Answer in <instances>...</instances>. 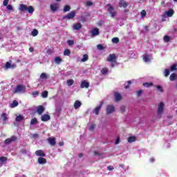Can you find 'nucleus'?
I'll return each instance as SVG.
<instances>
[{
  "instance_id": "nucleus-1",
  "label": "nucleus",
  "mask_w": 177,
  "mask_h": 177,
  "mask_svg": "<svg viewBox=\"0 0 177 177\" xmlns=\"http://www.w3.org/2000/svg\"><path fill=\"white\" fill-rule=\"evenodd\" d=\"M19 10L21 12H26V10H27L28 13L32 15V13H34L35 10L34 7H32V6L28 7L26 4H21L19 6Z\"/></svg>"
},
{
  "instance_id": "nucleus-2",
  "label": "nucleus",
  "mask_w": 177,
  "mask_h": 177,
  "mask_svg": "<svg viewBox=\"0 0 177 177\" xmlns=\"http://www.w3.org/2000/svg\"><path fill=\"white\" fill-rule=\"evenodd\" d=\"M26 90V86L24 84H18L14 89L13 93H25Z\"/></svg>"
},
{
  "instance_id": "nucleus-3",
  "label": "nucleus",
  "mask_w": 177,
  "mask_h": 177,
  "mask_svg": "<svg viewBox=\"0 0 177 177\" xmlns=\"http://www.w3.org/2000/svg\"><path fill=\"white\" fill-rule=\"evenodd\" d=\"M106 7L108 8L107 10L110 13L111 17H115L117 16V12L114 10V7L111 4H107Z\"/></svg>"
},
{
  "instance_id": "nucleus-4",
  "label": "nucleus",
  "mask_w": 177,
  "mask_h": 177,
  "mask_svg": "<svg viewBox=\"0 0 177 177\" xmlns=\"http://www.w3.org/2000/svg\"><path fill=\"white\" fill-rule=\"evenodd\" d=\"M17 140V137L16 136H12L9 138H7L4 141V144L8 145H10V143H13V142H16Z\"/></svg>"
},
{
  "instance_id": "nucleus-5",
  "label": "nucleus",
  "mask_w": 177,
  "mask_h": 177,
  "mask_svg": "<svg viewBox=\"0 0 177 177\" xmlns=\"http://www.w3.org/2000/svg\"><path fill=\"white\" fill-rule=\"evenodd\" d=\"M115 111V107L113 105H108L106 106V114H112Z\"/></svg>"
},
{
  "instance_id": "nucleus-6",
  "label": "nucleus",
  "mask_w": 177,
  "mask_h": 177,
  "mask_svg": "<svg viewBox=\"0 0 177 177\" xmlns=\"http://www.w3.org/2000/svg\"><path fill=\"white\" fill-rule=\"evenodd\" d=\"M103 102H101L99 106H97L93 111V114H95V115H99V113H100V110L102 109V107H103Z\"/></svg>"
},
{
  "instance_id": "nucleus-7",
  "label": "nucleus",
  "mask_w": 177,
  "mask_h": 177,
  "mask_svg": "<svg viewBox=\"0 0 177 177\" xmlns=\"http://www.w3.org/2000/svg\"><path fill=\"white\" fill-rule=\"evenodd\" d=\"M164 102H160V104L158 106V111L157 113L158 114H162V113H164Z\"/></svg>"
},
{
  "instance_id": "nucleus-8",
  "label": "nucleus",
  "mask_w": 177,
  "mask_h": 177,
  "mask_svg": "<svg viewBox=\"0 0 177 177\" xmlns=\"http://www.w3.org/2000/svg\"><path fill=\"white\" fill-rule=\"evenodd\" d=\"M107 62L115 63L117 62V57H115V54H110L107 58Z\"/></svg>"
},
{
  "instance_id": "nucleus-9",
  "label": "nucleus",
  "mask_w": 177,
  "mask_h": 177,
  "mask_svg": "<svg viewBox=\"0 0 177 177\" xmlns=\"http://www.w3.org/2000/svg\"><path fill=\"white\" fill-rule=\"evenodd\" d=\"M47 140L50 146H56V138L55 137H49Z\"/></svg>"
},
{
  "instance_id": "nucleus-10",
  "label": "nucleus",
  "mask_w": 177,
  "mask_h": 177,
  "mask_svg": "<svg viewBox=\"0 0 177 177\" xmlns=\"http://www.w3.org/2000/svg\"><path fill=\"white\" fill-rule=\"evenodd\" d=\"M75 17V12L72 11L69 12L67 15L64 17V19H68V20H71V19H74Z\"/></svg>"
},
{
  "instance_id": "nucleus-11",
  "label": "nucleus",
  "mask_w": 177,
  "mask_h": 177,
  "mask_svg": "<svg viewBox=\"0 0 177 177\" xmlns=\"http://www.w3.org/2000/svg\"><path fill=\"white\" fill-rule=\"evenodd\" d=\"M1 118L3 121V124H6V122L9 120V118H8L7 113H3L1 115Z\"/></svg>"
},
{
  "instance_id": "nucleus-12",
  "label": "nucleus",
  "mask_w": 177,
  "mask_h": 177,
  "mask_svg": "<svg viewBox=\"0 0 177 177\" xmlns=\"http://www.w3.org/2000/svg\"><path fill=\"white\" fill-rule=\"evenodd\" d=\"M44 111H45V107H44V106L40 105L37 107V114H39V115H42V113H44Z\"/></svg>"
},
{
  "instance_id": "nucleus-13",
  "label": "nucleus",
  "mask_w": 177,
  "mask_h": 177,
  "mask_svg": "<svg viewBox=\"0 0 177 177\" xmlns=\"http://www.w3.org/2000/svg\"><path fill=\"white\" fill-rule=\"evenodd\" d=\"M50 10L53 12V13H55V12H56V10L59 9V4L57 3L51 4L50 6Z\"/></svg>"
},
{
  "instance_id": "nucleus-14",
  "label": "nucleus",
  "mask_w": 177,
  "mask_h": 177,
  "mask_svg": "<svg viewBox=\"0 0 177 177\" xmlns=\"http://www.w3.org/2000/svg\"><path fill=\"white\" fill-rule=\"evenodd\" d=\"M80 86L82 88H86V89H88L89 88V82H86V80H83L81 82Z\"/></svg>"
},
{
  "instance_id": "nucleus-15",
  "label": "nucleus",
  "mask_w": 177,
  "mask_h": 177,
  "mask_svg": "<svg viewBox=\"0 0 177 177\" xmlns=\"http://www.w3.org/2000/svg\"><path fill=\"white\" fill-rule=\"evenodd\" d=\"M36 156L38 157H46V154L44 152V151L39 149L35 151Z\"/></svg>"
},
{
  "instance_id": "nucleus-16",
  "label": "nucleus",
  "mask_w": 177,
  "mask_h": 177,
  "mask_svg": "<svg viewBox=\"0 0 177 177\" xmlns=\"http://www.w3.org/2000/svg\"><path fill=\"white\" fill-rule=\"evenodd\" d=\"M119 7L120 8H128V3H127L124 0H120L119 1Z\"/></svg>"
},
{
  "instance_id": "nucleus-17",
  "label": "nucleus",
  "mask_w": 177,
  "mask_h": 177,
  "mask_svg": "<svg viewBox=\"0 0 177 177\" xmlns=\"http://www.w3.org/2000/svg\"><path fill=\"white\" fill-rule=\"evenodd\" d=\"M41 121L46 122V121H49V120H50V115L48 114H44L41 115Z\"/></svg>"
},
{
  "instance_id": "nucleus-18",
  "label": "nucleus",
  "mask_w": 177,
  "mask_h": 177,
  "mask_svg": "<svg viewBox=\"0 0 177 177\" xmlns=\"http://www.w3.org/2000/svg\"><path fill=\"white\" fill-rule=\"evenodd\" d=\"M91 35L93 37H96V35H99L100 34V32L99 31V28H95L91 31Z\"/></svg>"
},
{
  "instance_id": "nucleus-19",
  "label": "nucleus",
  "mask_w": 177,
  "mask_h": 177,
  "mask_svg": "<svg viewBox=\"0 0 177 177\" xmlns=\"http://www.w3.org/2000/svg\"><path fill=\"white\" fill-rule=\"evenodd\" d=\"M37 162L40 165H44V164H46V158L41 157H39L37 159Z\"/></svg>"
},
{
  "instance_id": "nucleus-20",
  "label": "nucleus",
  "mask_w": 177,
  "mask_h": 177,
  "mask_svg": "<svg viewBox=\"0 0 177 177\" xmlns=\"http://www.w3.org/2000/svg\"><path fill=\"white\" fill-rule=\"evenodd\" d=\"M73 30H77V31H79L80 28H82V25L81 24V23L74 24L73 26Z\"/></svg>"
},
{
  "instance_id": "nucleus-21",
  "label": "nucleus",
  "mask_w": 177,
  "mask_h": 177,
  "mask_svg": "<svg viewBox=\"0 0 177 177\" xmlns=\"http://www.w3.org/2000/svg\"><path fill=\"white\" fill-rule=\"evenodd\" d=\"M80 106H82V103H81L80 100H76L74 103L75 110H77V109H80Z\"/></svg>"
},
{
  "instance_id": "nucleus-22",
  "label": "nucleus",
  "mask_w": 177,
  "mask_h": 177,
  "mask_svg": "<svg viewBox=\"0 0 177 177\" xmlns=\"http://www.w3.org/2000/svg\"><path fill=\"white\" fill-rule=\"evenodd\" d=\"M127 140L129 143H133V142H136V136H129L127 138Z\"/></svg>"
},
{
  "instance_id": "nucleus-23",
  "label": "nucleus",
  "mask_w": 177,
  "mask_h": 177,
  "mask_svg": "<svg viewBox=\"0 0 177 177\" xmlns=\"http://www.w3.org/2000/svg\"><path fill=\"white\" fill-rule=\"evenodd\" d=\"M174 13H175V12L173 9H170L166 12V15L168 17H172V16H174Z\"/></svg>"
},
{
  "instance_id": "nucleus-24",
  "label": "nucleus",
  "mask_w": 177,
  "mask_h": 177,
  "mask_svg": "<svg viewBox=\"0 0 177 177\" xmlns=\"http://www.w3.org/2000/svg\"><path fill=\"white\" fill-rule=\"evenodd\" d=\"M24 120V116H23L21 115H17L15 118V121L17 122H20L21 121H23Z\"/></svg>"
},
{
  "instance_id": "nucleus-25",
  "label": "nucleus",
  "mask_w": 177,
  "mask_h": 177,
  "mask_svg": "<svg viewBox=\"0 0 177 177\" xmlns=\"http://www.w3.org/2000/svg\"><path fill=\"white\" fill-rule=\"evenodd\" d=\"M115 102H120V100L122 99V97L118 93H115Z\"/></svg>"
},
{
  "instance_id": "nucleus-26",
  "label": "nucleus",
  "mask_w": 177,
  "mask_h": 177,
  "mask_svg": "<svg viewBox=\"0 0 177 177\" xmlns=\"http://www.w3.org/2000/svg\"><path fill=\"white\" fill-rule=\"evenodd\" d=\"M19 106V102L17 100H14L10 105L11 109H15V107H17Z\"/></svg>"
},
{
  "instance_id": "nucleus-27",
  "label": "nucleus",
  "mask_w": 177,
  "mask_h": 177,
  "mask_svg": "<svg viewBox=\"0 0 177 177\" xmlns=\"http://www.w3.org/2000/svg\"><path fill=\"white\" fill-rule=\"evenodd\" d=\"M143 60L144 62H145V63H147V62H150V55H149L148 54H145L143 57Z\"/></svg>"
},
{
  "instance_id": "nucleus-28",
  "label": "nucleus",
  "mask_w": 177,
  "mask_h": 177,
  "mask_svg": "<svg viewBox=\"0 0 177 177\" xmlns=\"http://www.w3.org/2000/svg\"><path fill=\"white\" fill-rule=\"evenodd\" d=\"M35 124H38V120L37 118H34L30 120V125H35Z\"/></svg>"
},
{
  "instance_id": "nucleus-29",
  "label": "nucleus",
  "mask_w": 177,
  "mask_h": 177,
  "mask_svg": "<svg viewBox=\"0 0 177 177\" xmlns=\"http://www.w3.org/2000/svg\"><path fill=\"white\" fill-rule=\"evenodd\" d=\"M55 62L57 64H60L62 63V62H63V60L62 59V58H60V57H56L55 58Z\"/></svg>"
},
{
  "instance_id": "nucleus-30",
  "label": "nucleus",
  "mask_w": 177,
  "mask_h": 177,
  "mask_svg": "<svg viewBox=\"0 0 177 177\" xmlns=\"http://www.w3.org/2000/svg\"><path fill=\"white\" fill-rule=\"evenodd\" d=\"M64 56H70V55H71V51L70 50V49H66L64 51Z\"/></svg>"
},
{
  "instance_id": "nucleus-31",
  "label": "nucleus",
  "mask_w": 177,
  "mask_h": 177,
  "mask_svg": "<svg viewBox=\"0 0 177 177\" xmlns=\"http://www.w3.org/2000/svg\"><path fill=\"white\" fill-rule=\"evenodd\" d=\"M88 59H89V57L88 56V54H84L83 55V57L82 59V62H88Z\"/></svg>"
},
{
  "instance_id": "nucleus-32",
  "label": "nucleus",
  "mask_w": 177,
  "mask_h": 177,
  "mask_svg": "<svg viewBox=\"0 0 177 177\" xmlns=\"http://www.w3.org/2000/svg\"><path fill=\"white\" fill-rule=\"evenodd\" d=\"M143 86H145V88H150V86H153L152 82H145L143 84Z\"/></svg>"
},
{
  "instance_id": "nucleus-33",
  "label": "nucleus",
  "mask_w": 177,
  "mask_h": 177,
  "mask_svg": "<svg viewBox=\"0 0 177 177\" xmlns=\"http://www.w3.org/2000/svg\"><path fill=\"white\" fill-rule=\"evenodd\" d=\"M40 78L41 80H48V75H46V73H42L41 75H40Z\"/></svg>"
},
{
  "instance_id": "nucleus-34",
  "label": "nucleus",
  "mask_w": 177,
  "mask_h": 177,
  "mask_svg": "<svg viewBox=\"0 0 177 177\" xmlns=\"http://www.w3.org/2000/svg\"><path fill=\"white\" fill-rule=\"evenodd\" d=\"M71 9V7H70V6L68 5H66L64 7V12H70Z\"/></svg>"
},
{
  "instance_id": "nucleus-35",
  "label": "nucleus",
  "mask_w": 177,
  "mask_h": 177,
  "mask_svg": "<svg viewBox=\"0 0 177 177\" xmlns=\"http://www.w3.org/2000/svg\"><path fill=\"white\" fill-rule=\"evenodd\" d=\"M170 81H175L176 80V74L172 73L169 77Z\"/></svg>"
},
{
  "instance_id": "nucleus-36",
  "label": "nucleus",
  "mask_w": 177,
  "mask_h": 177,
  "mask_svg": "<svg viewBox=\"0 0 177 177\" xmlns=\"http://www.w3.org/2000/svg\"><path fill=\"white\" fill-rule=\"evenodd\" d=\"M101 73H102V74H103V75L107 74V73H109V68H103L101 70Z\"/></svg>"
},
{
  "instance_id": "nucleus-37",
  "label": "nucleus",
  "mask_w": 177,
  "mask_h": 177,
  "mask_svg": "<svg viewBox=\"0 0 177 177\" xmlns=\"http://www.w3.org/2000/svg\"><path fill=\"white\" fill-rule=\"evenodd\" d=\"M66 84L68 85V86H71V85L74 84V80H68L66 82Z\"/></svg>"
},
{
  "instance_id": "nucleus-38",
  "label": "nucleus",
  "mask_w": 177,
  "mask_h": 177,
  "mask_svg": "<svg viewBox=\"0 0 177 177\" xmlns=\"http://www.w3.org/2000/svg\"><path fill=\"white\" fill-rule=\"evenodd\" d=\"M8 161V158L5 156H1L0 157V162H6Z\"/></svg>"
},
{
  "instance_id": "nucleus-39",
  "label": "nucleus",
  "mask_w": 177,
  "mask_h": 177,
  "mask_svg": "<svg viewBox=\"0 0 177 177\" xmlns=\"http://www.w3.org/2000/svg\"><path fill=\"white\" fill-rule=\"evenodd\" d=\"M48 91H44L41 93L42 97L46 98L48 97Z\"/></svg>"
},
{
  "instance_id": "nucleus-40",
  "label": "nucleus",
  "mask_w": 177,
  "mask_h": 177,
  "mask_svg": "<svg viewBox=\"0 0 177 177\" xmlns=\"http://www.w3.org/2000/svg\"><path fill=\"white\" fill-rule=\"evenodd\" d=\"M164 41H165V42H169L171 41V37H169L168 35H165L164 37Z\"/></svg>"
},
{
  "instance_id": "nucleus-41",
  "label": "nucleus",
  "mask_w": 177,
  "mask_h": 177,
  "mask_svg": "<svg viewBox=\"0 0 177 177\" xmlns=\"http://www.w3.org/2000/svg\"><path fill=\"white\" fill-rule=\"evenodd\" d=\"M32 37H37V35H38V30L34 29L32 31Z\"/></svg>"
},
{
  "instance_id": "nucleus-42",
  "label": "nucleus",
  "mask_w": 177,
  "mask_h": 177,
  "mask_svg": "<svg viewBox=\"0 0 177 177\" xmlns=\"http://www.w3.org/2000/svg\"><path fill=\"white\" fill-rule=\"evenodd\" d=\"M112 42L113 44H118V42H120V39H118V37H113L112 39Z\"/></svg>"
},
{
  "instance_id": "nucleus-43",
  "label": "nucleus",
  "mask_w": 177,
  "mask_h": 177,
  "mask_svg": "<svg viewBox=\"0 0 177 177\" xmlns=\"http://www.w3.org/2000/svg\"><path fill=\"white\" fill-rule=\"evenodd\" d=\"M140 15H141V17H146V15H147V12H146V10H142L141 12H140Z\"/></svg>"
},
{
  "instance_id": "nucleus-44",
  "label": "nucleus",
  "mask_w": 177,
  "mask_h": 177,
  "mask_svg": "<svg viewBox=\"0 0 177 177\" xmlns=\"http://www.w3.org/2000/svg\"><path fill=\"white\" fill-rule=\"evenodd\" d=\"M97 48L98 49V50H103V49H104V47L102 44H98L97 46Z\"/></svg>"
},
{
  "instance_id": "nucleus-45",
  "label": "nucleus",
  "mask_w": 177,
  "mask_h": 177,
  "mask_svg": "<svg viewBox=\"0 0 177 177\" xmlns=\"http://www.w3.org/2000/svg\"><path fill=\"white\" fill-rule=\"evenodd\" d=\"M145 92L143 90H139L136 92V96L139 97L140 95H142Z\"/></svg>"
},
{
  "instance_id": "nucleus-46",
  "label": "nucleus",
  "mask_w": 177,
  "mask_h": 177,
  "mask_svg": "<svg viewBox=\"0 0 177 177\" xmlns=\"http://www.w3.org/2000/svg\"><path fill=\"white\" fill-rule=\"evenodd\" d=\"M164 74H165V77H168V75H169V69H165Z\"/></svg>"
},
{
  "instance_id": "nucleus-47",
  "label": "nucleus",
  "mask_w": 177,
  "mask_h": 177,
  "mask_svg": "<svg viewBox=\"0 0 177 177\" xmlns=\"http://www.w3.org/2000/svg\"><path fill=\"white\" fill-rule=\"evenodd\" d=\"M67 44H68V45H69V46H73V45H74V41H73V40H68L67 41Z\"/></svg>"
},
{
  "instance_id": "nucleus-48",
  "label": "nucleus",
  "mask_w": 177,
  "mask_h": 177,
  "mask_svg": "<svg viewBox=\"0 0 177 177\" xmlns=\"http://www.w3.org/2000/svg\"><path fill=\"white\" fill-rule=\"evenodd\" d=\"M127 85L124 86L125 89H129V85H131V84H132V82H131V80L127 81Z\"/></svg>"
},
{
  "instance_id": "nucleus-49",
  "label": "nucleus",
  "mask_w": 177,
  "mask_h": 177,
  "mask_svg": "<svg viewBox=\"0 0 177 177\" xmlns=\"http://www.w3.org/2000/svg\"><path fill=\"white\" fill-rule=\"evenodd\" d=\"M32 96H34L35 97L36 96H38V95H39V92H38V91H33L32 93Z\"/></svg>"
},
{
  "instance_id": "nucleus-50",
  "label": "nucleus",
  "mask_w": 177,
  "mask_h": 177,
  "mask_svg": "<svg viewBox=\"0 0 177 177\" xmlns=\"http://www.w3.org/2000/svg\"><path fill=\"white\" fill-rule=\"evenodd\" d=\"M156 88L158 91H159V92H162V93L164 92V90L162 89V87L161 86L158 85L156 86Z\"/></svg>"
},
{
  "instance_id": "nucleus-51",
  "label": "nucleus",
  "mask_w": 177,
  "mask_h": 177,
  "mask_svg": "<svg viewBox=\"0 0 177 177\" xmlns=\"http://www.w3.org/2000/svg\"><path fill=\"white\" fill-rule=\"evenodd\" d=\"M5 67L6 68H10V67H12V64H10V62H6Z\"/></svg>"
},
{
  "instance_id": "nucleus-52",
  "label": "nucleus",
  "mask_w": 177,
  "mask_h": 177,
  "mask_svg": "<svg viewBox=\"0 0 177 177\" xmlns=\"http://www.w3.org/2000/svg\"><path fill=\"white\" fill-rule=\"evenodd\" d=\"M20 153H21V154H27V149H21Z\"/></svg>"
},
{
  "instance_id": "nucleus-53",
  "label": "nucleus",
  "mask_w": 177,
  "mask_h": 177,
  "mask_svg": "<svg viewBox=\"0 0 177 177\" xmlns=\"http://www.w3.org/2000/svg\"><path fill=\"white\" fill-rule=\"evenodd\" d=\"M171 71H175L176 70V65L175 64H173L171 66Z\"/></svg>"
},
{
  "instance_id": "nucleus-54",
  "label": "nucleus",
  "mask_w": 177,
  "mask_h": 177,
  "mask_svg": "<svg viewBox=\"0 0 177 177\" xmlns=\"http://www.w3.org/2000/svg\"><path fill=\"white\" fill-rule=\"evenodd\" d=\"M8 3H9V0H3V6H8Z\"/></svg>"
},
{
  "instance_id": "nucleus-55",
  "label": "nucleus",
  "mask_w": 177,
  "mask_h": 177,
  "mask_svg": "<svg viewBox=\"0 0 177 177\" xmlns=\"http://www.w3.org/2000/svg\"><path fill=\"white\" fill-rule=\"evenodd\" d=\"M6 6L8 10H13V6H12V5H7Z\"/></svg>"
},
{
  "instance_id": "nucleus-56",
  "label": "nucleus",
  "mask_w": 177,
  "mask_h": 177,
  "mask_svg": "<svg viewBox=\"0 0 177 177\" xmlns=\"http://www.w3.org/2000/svg\"><path fill=\"white\" fill-rule=\"evenodd\" d=\"M108 171H113L114 169V167L109 165L107 167Z\"/></svg>"
},
{
  "instance_id": "nucleus-57",
  "label": "nucleus",
  "mask_w": 177,
  "mask_h": 177,
  "mask_svg": "<svg viewBox=\"0 0 177 177\" xmlns=\"http://www.w3.org/2000/svg\"><path fill=\"white\" fill-rule=\"evenodd\" d=\"M120 111H121V113H124L125 111V106H122L120 107Z\"/></svg>"
},
{
  "instance_id": "nucleus-58",
  "label": "nucleus",
  "mask_w": 177,
  "mask_h": 177,
  "mask_svg": "<svg viewBox=\"0 0 177 177\" xmlns=\"http://www.w3.org/2000/svg\"><path fill=\"white\" fill-rule=\"evenodd\" d=\"M86 5L87 6H92L93 5V3H92V1H87Z\"/></svg>"
},
{
  "instance_id": "nucleus-59",
  "label": "nucleus",
  "mask_w": 177,
  "mask_h": 177,
  "mask_svg": "<svg viewBox=\"0 0 177 177\" xmlns=\"http://www.w3.org/2000/svg\"><path fill=\"white\" fill-rule=\"evenodd\" d=\"M95 129V124H91L90 127V131H93Z\"/></svg>"
},
{
  "instance_id": "nucleus-60",
  "label": "nucleus",
  "mask_w": 177,
  "mask_h": 177,
  "mask_svg": "<svg viewBox=\"0 0 177 177\" xmlns=\"http://www.w3.org/2000/svg\"><path fill=\"white\" fill-rule=\"evenodd\" d=\"M120 137H118L116 138L115 145H118L120 143Z\"/></svg>"
},
{
  "instance_id": "nucleus-61",
  "label": "nucleus",
  "mask_w": 177,
  "mask_h": 177,
  "mask_svg": "<svg viewBox=\"0 0 177 177\" xmlns=\"http://www.w3.org/2000/svg\"><path fill=\"white\" fill-rule=\"evenodd\" d=\"M59 146H64V142H59Z\"/></svg>"
},
{
  "instance_id": "nucleus-62",
  "label": "nucleus",
  "mask_w": 177,
  "mask_h": 177,
  "mask_svg": "<svg viewBox=\"0 0 177 177\" xmlns=\"http://www.w3.org/2000/svg\"><path fill=\"white\" fill-rule=\"evenodd\" d=\"M145 30H146V31H149V26H145Z\"/></svg>"
},
{
  "instance_id": "nucleus-63",
  "label": "nucleus",
  "mask_w": 177,
  "mask_h": 177,
  "mask_svg": "<svg viewBox=\"0 0 177 177\" xmlns=\"http://www.w3.org/2000/svg\"><path fill=\"white\" fill-rule=\"evenodd\" d=\"M29 50H30V52H34V48H33L32 47H30V48H29Z\"/></svg>"
},
{
  "instance_id": "nucleus-64",
  "label": "nucleus",
  "mask_w": 177,
  "mask_h": 177,
  "mask_svg": "<svg viewBox=\"0 0 177 177\" xmlns=\"http://www.w3.org/2000/svg\"><path fill=\"white\" fill-rule=\"evenodd\" d=\"M83 156H84V155H83L82 153H80V154H79L80 158H81L82 157H83Z\"/></svg>"
}]
</instances>
